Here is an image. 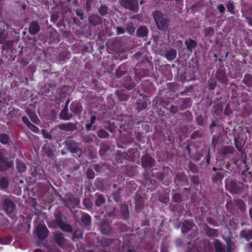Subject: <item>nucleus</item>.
Segmentation results:
<instances>
[{
    "label": "nucleus",
    "mask_w": 252,
    "mask_h": 252,
    "mask_svg": "<svg viewBox=\"0 0 252 252\" xmlns=\"http://www.w3.org/2000/svg\"><path fill=\"white\" fill-rule=\"evenodd\" d=\"M153 16L158 28L161 31H166L170 22V20L167 16L158 11L154 12Z\"/></svg>",
    "instance_id": "1"
},
{
    "label": "nucleus",
    "mask_w": 252,
    "mask_h": 252,
    "mask_svg": "<svg viewBox=\"0 0 252 252\" xmlns=\"http://www.w3.org/2000/svg\"><path fill=\"white\" fill-rule=\"evenodd\" d=\"M48 233V230L45 225L40 224L36 226L34 231V234L39 239V241L37 243L38 246L44 245V244L41 241L47 238Z\"/></svg>",
    "instance_id": "2"
},
{
    "label": "nucleus",
    "mask_w": 252,
    "mask_h": 252,
    "mask_svg": "<svg viewBox=\"0 0 252 252\" xmlns=\"http://www.w3.org/2000/svg\"><path fill=\"white\" fill-rule=\"evenodd\" d=\"M52 240L60 247H63L66 242V239L64 234L60 231H55L52 233Z\"/></svg>",
    "instance_id": "3"
},
{
    "label": "nucleus",
    "mask_w": 252,
    "mask_h": 252,
    "mask_svg": "<svg viewBox=\"0 0 252 252\" xmlns=\"http://www.w3.org/2000/svg\"><path fill=\"white\" fill-rule=\"evenodd\" d=\"M121 5L126 9L135 11L138 7L137 0H120Z\"/></svg>",
    "instance_id": "4"
},
{
    "label": "nucleus",
    "mask_w": 252,
    "mask_h": 252,
    "mask_svg": "<svg viewBox=\"0 0 252 252\" xmlns=\"http://www.w3.org/2000/svg\"><path fill=\"white\" fill-rule=\"evenodd\" d=\"M63 201L65 206L69 208H74L79 203V200L71 195H67Z\"/></svg>",
    "instance_id": "5"
},
{
    "label": "nucleus",
    "mask_w": 252,
    "mask_h": 252,
    "mask_svg": "<svg viewBox=\"0 0 252 252\" xmlns=\"http://www.w3.org/2000/svg\"><path fill=\"white\" fill-rule=\"evenodd\" d=\"M55 220L54 221H51L48 222V225L51 227L56 228L57 225L58 226L63 223V215L62 214L60 211H56L54 213Z\"/></svg>",
    "instance_id": "6"
},
{
    "label": "nucleus",
    "mask_w": 252,
    "mask_h": 252,
    "mask_svg": "<svg viewBox=\"0 0 252 252\" xmlns=\"http://www.w3.org/2000/svg\"><path fill=\"white\" fill-rule=\"evenodd\" d=\"M65 146L67 149L72 154H75L81 151L79 147V144L73 140H66L65 141Z\"/></svg>",
    "instance_id": "7"
},
{
    "label": "nucleus",
    "mask_w": 252,
    "mask_h": 252,
    "mask_svg": "<svg viewBox=\"0 0 252 252\" xmlns=\"http://www.w3.org/2000/svg\"><path fill=\"white\" fill-rule=\"evenodd\" d=\"M142 165L146 168H150L154 165V160L149 155L143 156L141 158Z\"/></svg>",
    "instance_id": "8"
},
{
    "label": "nucleus",
    "mask_w": 252,
    "mask_h": 252,
    "mask_svg": "<svg viewBox=\"0 0 252 252\" xmlns=\"http://www.w3.org/2000/svg\"><path fill=\"white\" fill-rule=\"evenodd\" d=\"M4 210L7 213H12L15 209V205L13 202L8 198H5L3 203Z\"/></svg>",
    "instance_id": "9"
},
{
    "label": "nucleus",
    "mask_w": 252,
    "mask_h": 252,
    "mask_svg": "<svg viewBox=\"0 0 252 252\" xmlns=\"http://www.w3.org/2000/svg\"><path fill=\"white\" fill-rule=\"evenodd\" d=\"M58 127L60 129L62 130H64L68 132L73 131L77 129L76 124L71 123L59 125L58 126Z\"/></svg>",
    "instance_id": "10"
},
{
    "label": "nucleus",
    "mask_w": 252,
    "mask_h": 252,
    "mask_svg": "<svg viewBox=\"0 0 252 252\" xmlns=\"http://www.w3.org/2000/svg\"><path fill=\"white\" fill-rule=\"evenodd\" d=\"M226 187L230 192L234 193H237L240 190V188L237 185L236 181L233 180L228 181Z\"/></svg>",
    "instance_id": "11"
},
{
    "label": "nucleus",
    "mask_w": 252,
    "mask_h": 252,
    "mask_svg": "<svg viewBox=\"0 0 252 252\" xmlns=\"http://www.w3.org/2000/svg\"><path fill=\"white\" fill-rule=\"evenodd\" d=\"M99 229L104 234H108L111 231V227L109 223L107 220H102L99 223Z\"/></svg>",
    "instance_id": "12"
},
{
    "label": "nucleus",
    "mask_w": 252,
    "mask_h": 252,
    "mask_svg": "<svg viewBox=\"0 0 252 252\" xmlns=\"http://www.w3.org/2000/svg\"><path fill=\"white\" fill-rule=\"evenodd\" d=\"M89 22L93 27L100 24L102 23V18L97 14H92L89 17Z\"/></svg>",
    "instance_id": "13"
},
{
    "label": "nucleus",
    "mask_w": 252,
    "mask_h": 252,
    "mask_svg": "<svg viewBox=\"0 0 252 252\" xmlns=\"http://www.w3.org/2000/svg\"><path fill=\"white\" fill-rule=\"evenodd\" d=\"M216 76L221 83L225 85L227 84V77L223 70H218L216 73Z\"/></svg>",
    "instance_id": "14"
},
{
    "label": "nucleus",
    "mask_w": 252,
    "mask_h": 252,
    "mask_svg": "<svg viewBox=\"0 0 252 252\" xmlns=\"http://www.w3.org/2000/svg\"><path fill=\"white\" fill-rule=\"evenodd\" d=\"M40 27L37 22H32L29 26V31L31 34L34 35L40 31Z\"/></svg>",
    "instance_id": "15"
},
{
    "label": "nucleus",
    "mask_w": 252,
    "mask_h": 252,
    "mask_svg": "<svg viewBox=\"0 0 252 252\" xmlns=\"http://www.w3.org/2000/svg\"><path fill=\"white\" fill-rule=\"evenodd\" d=\"M73 115L71 113H68V107H64L63 109L62 110L60 114V117L61 119L64 120H70Z\"/></svg>",
    "instance_id": "16"
},
{
    "label": "nucleus",
    "mask_w": 252,
    "mask_h": 252,
    "mask_svg": "<svg viewBox=\"0 0 252 252\" xmlns=\"http://www.w3.org/2000/svg\"><path fill=\"white\" fill-rule=\"evenodd\" d=\"M121 252H135L132 246L128 240L125 241L120 250Z\"/></svg>",
    "instance_id": "17"
},
{
    "label": "nucleus",
    "mask_w": 252,
    "mask_h": 252,
    "mask_svg": "<svg viewBox=\"0 0 252 252\" xmlns=\"http://www.w3.org/2000/svg\"><path fill=\"white\" fill-rule=\"evenodd\" d=\"M189 52H192L193 49L197 46V43L194 40L188 39L185 42Z\"/></svg>",
    "instance_id": "18"
},
{
    "label": "nucleus",
    "mask_w": 252,
    "mask_h": 252,
    "mask_svg": "<svg viewBox=\"0 0 252 252\" xmlns=\"http://www.w3.org/2000/svg\"><path fill=\"white\" fill-rule=\"evenodd\" d=\"M204 229L206 234L209 237H217L218 235L217 230L211 228L207 225H204Z\"/></svg>",
    "instance_id": "19"
},
{
    "label": "nucleus",
    "mask_w": 252,
    "mask_h": 252,
    "mask_svg": "<svg viewBox=\"0 0 252 252\" xmlns=\"http://www.w3.org/2000/svg\"><path fill=\"white\" fill-rule=\"evenodd\" d=\"M148 33V29L145 26L140 27L136 31L137 35L139 37H146Z\"/></svg>",
    "instance_id": "20"
},
{
    "label": "nucleus",
    "mask_w": 252,
    "mask_h": 252,
    "mask_svg": "<svg viewBox=\"0 0 252 252\" xmlns=\"http://www.w3.org/2000/svg\"><path fill=\"white\" fill-rule=\"evenodd\" d=\"M245 144V141L239 137L238 138H235V145L236 148L240 152H242V149Z\"/></svg>",
    "instance_id": "21"
},
{
    "label": "nucleus",
    "mask_w": 252,
    "mask_h": 252,
    "mask_svg": "<svg viewBox=\"0 0 252 252\" xmlns=\"http://www.w3.org/2000/svg\"><path fill=\"white\" fill-rule=\"evenodd\" d=\"M193 227V223L188 220H185L182 227V232L183 233H188Z\"/></svg>",
    "instance_id": "22"
},
{
    "label": "nucleus",
    "mask_w": 252,
    "mask_h": 252,
    "mask_svg": "<svg viewBox=\"0 0 252 252\" xmlns=\"http://www.w3.org/2000/svg\"><path fill=\"white\" fill-rule=\"evenodd\" d=\"M176 55L177 52L174 49H170L169 50L166 51L165 52V56L169 61L173 60L176 58Z\"/></svg>",
    "instance_id": "23"
},
{
    "label": "nucleus",
    "mask_w": 252,
    "mask_h": 252,
    "mask_svg": "<svg viewBox=\"0 0 252 252\" xmlns=\"http://www.w3.org/2000/svg\"><path fill=\"white\" fill-rule=\"evenodd\" d=\"M59 227L63 231L67 233H71L73 232V229L71 225L69 224L66 223L64 221L62 223Z\"/></svg>",
    "instance_id": "24"
},
{
    "label": "nucleus",
    "mask_w": 252,
    "mask_h": 252,
    "mask_svg": "<svg viewBox=\"0 0 252 252\" xmlns=\"http://www.w3.org/2000/svg\"><path fill=\"white\" fill-rule=\"evenodd\" d=\"M12 163L8 161L6 159L4 161H0V171H4L7 170L8 168L12 166Z\"/></svg>",
    "instance_id": "25"
},
{
    "label": "nucleus",
    "mask_w": 252,
    "mask_h": 252,
    "mask_svg": "<svg viewBox=\"0 0 252 252\" xmlns=\"http://www.w3.org/2000/svg\"><path fill=\"white\" fill-rule=\"evenodd\" d=\"M9 186V181L5 177H0V189L5 190Z\"/></svg>",
    "instance_id": "26"
},
{
    "label": "nucleus",
    "mask_w": 252,
    "mask_h": 252,
    "mask_svg": "<svg viewBox=\"0 0 252 252\" xmlns=\"http://www.w3.org/2000/svg\"><path fill=\"white\" fill-rule=\"evenodd\" d=\"M136 105V109L138 112H140V111L145 109L147 107V103L145 101L137 100Z\"/></svg>",
    "instance_id": "27"
},
{
    "label": "nucleus",
    "mask_w": 252,
    "mask_h": 252,
    "mask_svg": "<svg viewBox=\"0 0 252 252\" xmlns=\"http://www.w3.org/2000/svg\"><path fill=\"white\" fill-rule=\"evenodd\" d=\"M81 221L85 226L90 225L91 222V217L87 214H83L81 218Z\"/></svg>",
    "instance_id": "28"
},
{
    "label": "nucleus",
    "mask_w": 252,
    "mask_h": 252,
    "mask_svg": "<svg viewBox=\"0 0 252 252\" xmlns=\"http://www.w3.org/2000/svg\"><path fill=\"white\" fill-rule=\"evenodd\" d=\"M234 149L230 146H225L223 147L220 151L221 153L223 155L232 154Z\"/></svg>",
    "instance_id": "29"
},
{
    "label": "nucleus",
    "mask_w": 252,
    "mask_h": 252,
    "mask_svg": "<svg viewBox=\"0 0 252 252\" xmlns=\"http://www.w3.org/2000/svg\"><path fill=\"white\" fill-rule=\"evenodd\" d=\"M214 247L216 252H225L223 246L219 241L217 240H215Z\"/></svg>",
    "instance_id": "30"
},
{
    "label": "nucleus",
    "mask_w": 252,
    "mask_h": 252,
    "mask_svg": "<svg viewBox=\"0 0 252 252\" xmlns=\"http://www.w3.org/2000/svg\"><path fill=\"white\" fill-rule=\"evenodd\" d=\"M105 202V199L101 194L97 195V197L95 201V204L97 206H100L103 204Z\"/></svg>",
    "instance_id": "31"
},
{
    "label": "nucleus",
    "mask_w": 252,
    "mask_h": 252,
    "mask_svg": "<svg viewBox=\"0 0 252 252\" xmlns=\"http://www.w3.org/2000/svg\"><path fill=\"white\" fill-rule=\"evenodd\" d=\"M243 82L248 87L252 86V76L250 74H246L243 80Z\"/></svg>",
    "instance_id": "32"
},
{
    "label": "nucleus",
    "mask_w": 252,
    "mask_h": 252,
    "mask_svg": "<svg viewBox=\"0 0 252 252\" xmlns=\"http://www.w3.org/2000/svg\"><path fill=\"white\" fill-rule=\"evenodd\" d=\"M241 235L246 238L247 240L252 239V230H243L241 233Z\"/></svg>",
    "instance_id": "33"
},
{
    "label": "nucleus",
    "mask_w": 252,
    "mask_h": 252,
    "mask_svg": "<svg viewBox=\"0 0 252 252\" xmlns=\"http://www.w3.org/2000/svg\"><path fill=\"white\" fill-rule=\"evenodd\" d=\"M223 172L219 171L215 173V174L213 176L212 178V180L214 182H217L218 181H220L223 177Z\"/></svg>",
    "instance_id": "34"
},
{
    "label": "nucleus",
    "mask_w": 252,
    "mask_h": 252,
    "mask_svg": "<svg viewBox=\"0 0 252 252\" xmlns=\"http://www.w3.org/2000/svg\"><path fill=\"white\" fill-rule=\"evenodd\" d=\"M98 11L101 16H104L108 14V7L105 5H101L98 8Z\"/></svg>",
    "instance_id": "35"
},
{
    "label": "nucleus",
    "mask_w": 252,
    "mask_h": 252,
    "mask_svg": "<svg viewBox=\"0 0 252 252\" xmlns=\"http://www.w3.org/2000/svg\"><path fill=\"white\" fill-rule=\"evenodd\" d=\"M71 109L74 113H80L82 111L81 105L79 103H74L71 104Z\"/></svg>",
    "instance_id": "36"
},
{
    "label": "nucleus",
    "mask_w": 252,
    "mask_h": 252,
    "mask_svg": "<svg viewBox=\"0 0 252 252\" xmlns=\"http://www.w3.org/2000/svg\"><path fill=\"white\" fill-rule=\"evenodd\" d=\"M28 115H29L31 121L33 123H35V124H38L39 123V120L37 116L34 113L30 111L29 112Z\"/></svg>",
    "instance_id": "37"
},
{
    "label": "nucleus",
    "mask_w": 252,
    "mask_h": 252,
    "mask_svg": "<svg viewBox=\"0 0 252 252\" xmlns=\"http://www.w3.org/2000/svg\"><path fill=\"white\" fill-rule=\"evenodd\" d=\"M17 168L19 172H23L26 170V164L22 162L17 160L16 163Z\"/></svg>",
    "instance_id": "38"
},
{
    "label": "nucleus",
    "mask_w": 252,
    "mask_h": 252,
    "mask_svg": "<svg viewBox=\"0 0 252 252\" xmlns=\"http://www.w3.org/2000/svg\"><path fill=\"white\" fill-rule=\"evenodd\" d=\"M126 29L130 34H133L135 32V28L132 23L126 24Z\"/></svg>",
    "instance_id": "39"
},
{
    "label": "nucleus",
    "mask_w": 252,
    "mask_h": 252,
    "mask_svg": "<svg viewBox=\"0 0 252 252\" xmlns=\"http://www.w3.org/2000/svg\"><path fill=\"white\" fill-rule=\"evenodd\" d=\"M9 138L8 136L4 133H1L0 134V142L3 144H6L8 143Z\"/></svg>",
    "instance_id": "40"
},
{
    "label": "nucleus",
    "mask_w": 252,
    "mask_h": 252,
    "mask_svg": "<svg viewBox=\"0 0 252 252\" xmlns=\"http://www.w3.org/2000/svg\"><path fill=\"white\" fill-rule=\"evenodd\" d=\"M190 99L188 98L183 100V104L180 106V108L182 110L185 109L190 106Z\"/></svg>",
    "instance_id": "41"
},
{
    "label": "nucleus",
    "mask_w": 252,
    "mask_h": 252,
    "mask_svg": "<svg viewBox=\"0 0 252 252\" xmlns=\"http://www.w3.org/2000/svg\"><path fill=\"white\" fill-rule=\"evenodd\" d=\"M143 202V200L142 197L139 195H137L135 197L136 207L141 208L142 206Z\"/></svg>",
    "instance_id": "42"
},
{
    "label": "nucleus",
    "mask_w": 252,
    "mask_h": 252,
    "mask_svg": "<svg viewBox=\"0 0 252 252\" xmlns=\"http://www.w3.org/2000/svg\"><path fill=\"white\" fill-rule=\"evenodd\" d=\"M121 212L123 215L124 218H127L128 215V210L127 205H124L121 206Z\"/></svg>",
    "instance_id": "43"
},
{
    "label": "nucleus",
    "mask_w": 252,
    "mask_h": 252,
    "mask_svg": "<svg viewBox=\"0 0 252 252\" xmlns=\"http://www.w3.org/2000/svg\"><path fill=\"white\" fill-rule=\"evenodd\" d=\"M13 44V41H11V40L7 41L6 42V43H5L3 45L1 48L3 50H7L9 49H11L12 47Z\"/></svg>",
    "instance_id": "44"
},
{
    "label": "nucleus",
    "mask_w": 252,
    "mask_h": 252,
    "mask_svg": "<svg viewBox=\"0 0 252 252\" xmlns=\"http://www.w3.org/2000/svg\"><path fill=\"white\" fill-rule=\"evenodd\" d=\"M83 204L87 209H91L93 206V203L90 199L86 198L83 200Z\"/></svg>",
    "instance_id": "45"
},
{
    "label": "nucleus",
    "mask_w": 252,
    "mask_h": 252,
    "mask_svg": "<svg viewBox=\"0 0 252 252\" xmlns=\"http://www.w3.org/2000/svg\"><path fill=\"white\" fill-rule=\"evenodd\" d=\"M214 32V29L212 27L206 28L204 30L205 35L207 36H211Z\"/></svg>",
    "instance_id": "46"
},
{
    "label": "nucleus",
    "mask_w": 252,
    "mask_h": 252,
    "mask_svg": "<svg viewBox=\"0 0 252 252\" xmlns=\"http://www.w3.org/2000/svg\"><path fill=\"white\" fill-rule=\"evenodd\" d=\"M108 135V132L103 129H101L98 131V136L100 138H106Z\"/></svg>",
    "instance_id": "47"
},
{
    "label": "nucleus",
    "mask_w": 252,
    "mask_h": 252,
    "mask_svg": "<svg viewBox=\"0 0 252 252\" xmlns=\"http://www.w3.org/2000/svg\"><path fill=\"white\" fill-rule=\"evenodd\" d=\"M236 205L240 208L242 211H244L245 210V204L244 202L241 200H238L236 201Z\"/></svg>",
    "instance_id": "48"
},
{
    "label": "nucleus",
    "mask_w": 252,
    "mask_h": 252,
    "mask_svg": "<svg viewBox=\"0 0 252 252\" xmlns=\"http://www.w3.org/2000/svg\"><path fill=\"white\" fill-rule=\"evenodd\" d=\"M109 150V147L107 145H102L100 149L99 150V154L100 155H104L105 153Z\"/></svg>",
    "instance_id": "49"
},
{
    "label": "nucleus",
    "mask_w": 252,
    "mask_h": 252,
    "mask_svg": "<svg viewBox=\"0 0 252 252\" xmlns=\"http://www.w3.org/2000/svg\"><path fill=\"white\" fill-rule=\"evenodd\" d=\"M45 154L49 157L51 158L54 155L53 150L48 147L44 149Z\"/></svg>",
    "instance_id": "50"
},
{
    "label": "nucleus",
    "mask_w": 252,
    "mask_h": 252,
    "mask_svg": "<svg viewBox=\"0 0 252 252\" xmlns=\"http://www.w3.org/2000/svg\"><path fill=\"white\" fill-rule=\"evenodd\" d=\"M94 172L92 169H88L87 171V176L89 179H92L94 177Z\"/></svg>",
    "instance_id": "51"
},
{
    "label": "nucleus",
    "mask_w": 252,
    "mask_h": 252,
    "mask_svg": "<svg viewBox=\"0 0 252 252\" xmlns=\"http://www.w3.org/2000/svg\"><path fill=\"white\" fill-rule=\"evenodd\" d=\"M226 244H227V251L228 252H230L233 249V243L232 242H231L230 240L228 239L226 241Z\"/></svg>",
    "instance_id": "52"
},
{
    "label": "nucleus",
    "mask_w": 252,
    "mask_h": 252,
    "mask_svg": "<svg viewBox=\"0 0 252 252\" xmlns=\"http://www.w3.org/2000/svg\"><path fill=\"white\" fill-rule=\"evenodd\" d=\"M80 237H82V232L79 229H76L73 233V238H79Z\"/></svg>",
    "instance_id": "53"
},
{
    "label": "nucleus",
    "mask_w": 252,
    "mask_h": 252,
    "mask_svg": "<svg viewBox=\"0 0 252 252\" xmlns=\"http://www.w3.org/2000/svg\"><path fill=\"white\" fill-rule=\"evenodd\" d=\"M59 18V14L57 12H54L51 16V20L53 23H56Z\"/></svg>",
    "instance_id": "54"
},
{
    "label": "nucleus",
    "mask_w": 252,
    "mask_h": 252,
    "mask_svg": "<svg viewBox=\"0 0 252 252\" xmlns=\"http://www.w3.org/2000/svg\"><path fill=\"white\" fill-rule=\"evenodd\" d=\"M6 38V34L4 33V32L1 31V32L0 33V43L3 44L5 42Z\"/></svg>",
    "instance_id": "55"
},
{
    "label": "nucleus",
    "mask_w": 252,
    "mask_h": 252,
    "mask_svg": "<svg viewBox=\"0 0 252 252\" xmlns=\"http://www.w3.org/2000/svg\"><path fill=\"white\" fill-rule=\"evenodd\" d=\"M76 13L77 15L80 17L81 20H83L84 19V13L82 10L77 9L76 10Z\"/></svg>",
    "instance_id": "56"
},
{
    "label": "nucleus",
    "mask_w": 252,
    "mask_h": 252,
    "mask_svg": "<svg viewBox=\"0 0 252 252\" xmlns=\"http://www.w3.org/2000/svg\"><path fill=\"white\" fill-rule=\"evenodd\" d=\"M173 199L176 202H179L181 201V196L179 193H175L173 196Z\"/></svg>",
    "instance_id": "57"
},
{
    "label": "nucleus",
    "mask_w": 252,
    "mask_h": 252,
    "mask_svg": "<svg viewBox=\"0 0 252 252\" xmlns=\"http://www.w3.org/2000/svg\"><path fill=\"white\" fill-rule=\"evenodd\" d=\"M114 199L118 202L120 199V192L119 191H116L113 193Z\"/></svg>",
    "instance_id": "58"
},
{
    "label": "nucleus",
    "mask_w": 252,
    "mask_h": 252,
    "mask_svg": "<svg viewBox=\"0 0 252 252\" xmlns=\"http://www.w3.org/2000/svg\"><path fill=\"white\" fill-rule=\"evenodd\" d=\"M5 151L3 149H0V161H4L6 158H5Z\"/></svg>",
    "instance_id": "59"
},
{
    "label": "nucleus",
    "mask_w": 252,
    "mask_h": 252,
    "mask_svg": "<svg viewBox=\"0 0 252 252\" xmlns=\"http://www.w3.org/2000/svg\"><path fill=\"white\" fill-rule=\"evenodd\" d=\"M189 169L193 172H195L197 170V166L193 163L190 162L189 163Z\"/></svg>",
    "instance_id": "60"
},
{
    "label": "nucleus",
    "mask_w": 252,
    "mask_h": 252,
    "mask_svg": "<svg viewBox=\"0 0 252 252\" xmlns=\"http://www.w3.org/2000/svg\"><path fill=\"white\" fill-rule=\"evenodd\" d=\"M27 126L33 132H36L38 131V128L31 123Z\"/></svg>",
    "instance_id": "61"
},
{
    "label": "nucleus",
    "mask_w": 252,
    "mask_h": 252,
    "mask_svg": "<svg viewBox=\"0 0 252 252\" xmlns=\"http://www.w3.org/2000/svg\"><path fill=\"white\" fill-rule=\"evenodd\" d=\"M216 82L213 80H211L209 82V88L210 90H214L216 87Z\"/></svg>",
    "instance_id": "62"
},
{
    "label": "nucleus",
    "mask_w": 252,
    "mask_h": 252,
    "mask_svg": "<svg viewBox=\"0 0 252 252\" xmlns=\"http://www.w3.org/2000/svg\"><path fill=\"white\" fill-rule=\"evenodd\" d=\"M226 7H227L228 10L229 12H233V9H234V6H233L232 3L229 1L227 4Z\"/></svg>",
    "instance_id": "63"
},
{
    "label": "nucleus",
    "mask_w": 252,
    "mask_h": 252,
    "mask_svg": "<svg viewBox=\"0 0 252 252\" xmlns=\"http://www.w3.org/2000/svg\"><path fill=\"white\" fill-rule=\"evenodd\" d=\"M116 29H117V33L118 35L120 34H123L125 32V29L122 27H117L116 28Z\"/></svg>",
    "instance_id": "64"
}]
</instances>
